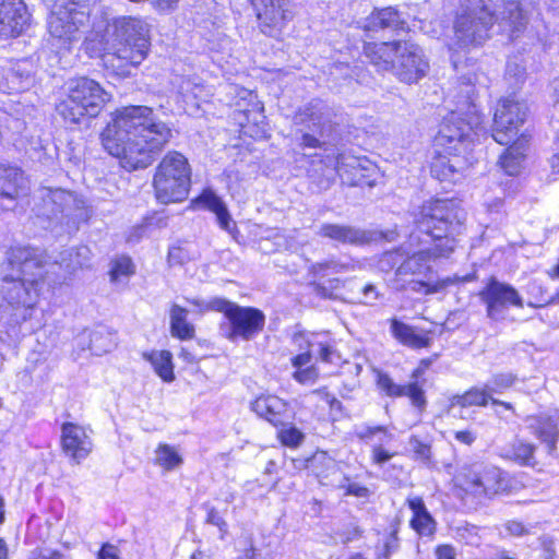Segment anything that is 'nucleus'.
Here are the masks:
<instances>
[{
  "instance_id": "1",
  "label": "nucleus",
  "mask_w": 559,
  "mask_h": 559,
  "mask_svg": "<svg viewBox=\"0 0 559 559\" xmlns=\"http://www.w3.org/2000/svg\"><path fill=\"white\" fill-rule=\"evenodd\" d=\"M465 214L453 200H433L425 203L415 221L419 231L429 236L435 246L405 257L401 250L385 252L380 260V269L389 271L397 265L394 274L396 289H411L426 295L438 293L455 283L447 277L437 282L415 281L413 276L425 275L430 271L429 262L437 258H448L456 247V236L463 231Z\"/></svg>"
},
{
  "instance_id": "2",
  "label": "nucleus",
  "mask_w": 559,
  "mask_h": 559,
  "mask_svg": "<svg viewBox=\"0 0 559 559\" xmlns=\"http://www.w3.org/2000/svg\"><path fill=\"white\" fill-rule=\"evenodd\" d=\"M173 136L147 106L118 109L102 132L104 148L127 170L146 168Z\"/></svg>"
},
{
  "instance_id": "3",
  "label": "nucleus",
  "mask_w": 559,
  "mask_h": 559,
  "mask_svg": "<svg viewBox=\"0 0 559 559\" xmlns=\"http://www.w3.org/2000/svg\"><path fill=\"white\" fill-rule=\"evenodd\" d=\"M503 10L490 11L491 0H465L454 20V45L469 48L483 45L497 22L511 35L525 28L528 17L519 0H501Z\"/></svg>"
},
{
  "instance_id": "4",
  "label": "nucleus",
  "mask_w": 559,
  "mask_h": 559,
  "mask_svg": "<svg viewBox=\"0 0 559 559\" xmlns=\"http://www.w3.org/2000/svg\"><path fill=\"white\" fill-rule=\"evenodd\" d=\"M43 264L36 251L27 247L12 248L8 270L0 285V296L16 312L14 321L21 323L31 317L43 284Z\"/></svg>"
},
{
  "instance_id": "5",
  "label": "nucleus",
  "mask_w": 559,
  "mask_h": 559,
  "mask_svg": "<svg viewBox=\"0 0 559 559\" xmlns=\"http://www.w3.org/2000/svg\"><path fill=\"white\" fill-rule=\"evenodd\" d=\"M478 122L473 126L457 114L452 112L442 121L433 141L435 156L431 174L440 181L456 182L468 168L466 156L474 136L477 135Z\"/></svg>"
},
{
  "instance_id": "6",
  "label": "nucleus",
  "mask_w": 559,
  "mask_h": 559,
  "mask_svg": "<svg viewBox=\"0 0 559 559\" xmlns=\"http://www.w3.org/2000/svg\"><path fill=\"white\" fill-rule=\"evenodd\" d=\"M364 52L378 71H390L407 84L418 82L429 69L423 49L411 41L366 43Z\"/></svg>"
},
{
  "instance_id": "7",
  "label": "nucleus",
  "mask_w": 559,
  "mask_h": 559,
  "mask_svg": "<svg viewBox=\"0 0 559 559\" xmlns=\"http://www.w3.org/2000/svg\"><path fill=\"white\" fill-rule=\"evenodd\" d=\"M114 26L115 39L103 56V61L118 74L126 75L129 73L128 67H136L146 58L148 28L144 21L132 16L117 19Z\"/></svg>"
},
{
  "instance_id": "8",
  "label": "nucleus",
  "mask_w": 559,
  "mask_h": 559,
  "mask_svg": "<svg viewBox=\"0 0 559 559\" xmlns=\"http://www.w3.org/2000/svg\"><path fill=\"white\" fill-rule=\"evenodd\" d=\"M92 9L85 0H57L47 17L48 43L58 53L69 52L91 25Z\"/></svg>"
},
{
  "instance_id": "9",
  "label": "nucleus",
  "mask_w": 559,
  "mask_h": 559,
  "mask_svg": "<svg viewBox=\"0 0 559 559\" xmlns=\"http://www.w3.org/2000/svg\"><path fill=\"white\" fill-rule=\"evenodd\" d=\"M110 100L98 82L81 76L69 84L68 95L57 105V112L67 123H79L85 117H96Z\"/></svg>"
},
{
  "instance_id": "10",
  "label": "nucleus",
  "mask_w": 559,
  "mask_h": 559,
  "mask_svg": "<svg viewBox=\"0 0 559 559\" xmlns=\"http://www.w3.org/2000/svg\"><path fill=\"white\" fill-rule=\"evenodd\" d=\"M201 311L214 310L224 313L226 324L221 325L224 336L235 342L238 338L249 341L263 330L265 316L257 308L242 307L224 298H214L209 304L200 299H187Z\"/></svg>"
},
{
  "instance_id": "11",
  "label": "nucleus",
  "mask_w": 559,
  "mask_h": 559,
  "mask_svg": "<svg viewBox=\"0 0 559 559\" xmlns=\"http://www.w3.org/2000/svg\"><path fill=\"white\" fill-rule=\"evenodd\" d=\"M34 200L33 212L37 217L50 222L76 226L91 216L84 200L63 189L43 187L37 190Z\"/></svg>"
},
{
  "instance_id": "12",
  "label": "nucleus",
  "mask_w": 559,
  "mask_h": 559,
  "mask_svg": "<svg viewBox=\"0 0 559 559\" xmlns=\"http://www.w3.org/2000/svg\"><path fill=\"white\" fill-rule=\"evenodd\" d=\"M190 186L191 167L187 157L177 151L168 152L153 178L157 200L164 204L182 202L188 198Z\"/></svg>"
},
{
  "instance_id": "13",
  "label": "nucleus",
  "mask_w": 559,
  "mask_h": 559,
  "mask_svg": "<svg viewBox=\"0 0 559 559\" xmlns=\"http://www.w3.org/2000/svg\"><path fill=\"white\" fill-rule=\"evenodd\" d=\"M456 484L473 498H492L503 489L502 471L489 463L474 462L461 469Z\"/></svg>"
},
{
  "instance_id": "14",
  "label": "nucleus",
  "mask_w": 559,
  "mask_h": 559,
  "mask_svg": "<svg viewBox=\"0 0 559 559\" xmlns=\"http://www.w3.org/2000/svg\"><path fill=\"white\" fill-rule=\"evenodd\" d=\"M296 126H304L300 145L302 147L317 148L322 146L319 136H323L331 129V109L320 99H312L300 108L294 116Z\"/></svg>"
},
{
  "instance_id": "15",
  "label": "nucleus",
  "mask_w": 559,
  "mask_h": 559,
  "mask_svg": "<svg viewBox=\"0 0 559 559\" xmlns=\"http://www.w3.org/2000/svg\"><path fill=\"white\" fill-rule=\"evenodd\" d=\"M528 108L525 103L513 98L499 102L492 127V138L501 145H509L520 138V128L524 124Z\"/></svg>"
},
{
  "instance_id": "16",
  "label": "nucleus",
  "mask_w": 559,
  "mask_h": 559,
  "mask_svg": "<svg viewBox=\"0 0 559 559\" xmlns=\"http://www.w3.org/2000/svg\"><path fill=\"white\" fill-rule=\"evenodd\" d=\"M478 296L486 306L487 317L493 321L504 320L509 306L516 308L524 306L523 298L513 286L493 277L489 280Z\"/></svg>"
},
{
  "instance_id": "17",
  "label": "nucleus",
  "mask_w": 559,
  "mask_h": 559,
  "mask_svg": "<svg viewBox=\"0 0 559 559\" xmlns=\"http://www.w3.org/2000/svg\"><path fill=\"white\" fill-rule=\"evenodd\" d=\"M289 0H251L261 32L280 38L288 21L293 19Z\"/></svg>"
},
{
  "instance_id": "18",
  "label": "nucleus",
  "mask_w": 559,
  "mask_h": 559,
  "mask_svg": "<svg viewBox=\"0 0 559 559\" xmlns=\"http://www.w3.org/2000/svg\"><path fill=\"white\" fill-rule=\"evenodd\" d=\"M31 24V14L24 0H0V39L21 36Z\"/></svg>"
},
{
  "instance_id": "19",
  "label": "nucleus",
  "mask_w": 559,
  "mask_h": 559,
  "mask_svg": "<svg viewBox=\"0 0 559 559\" xmlns=\"http://www.w3.org/2000/svg\"><path fill=\"white\" fill-rule=\"evenodd\" d=\"M61 448L66 455L79 464L92 452L93 443L84 427L73 423H63Z\"/></svg>"
},
{
  "instance_id": "20",
  "label": "nucleus",
  "mask_w": 559,
  "mask_h": 559,
  "mask_svg": "<svg viewBox=\"0 0 559 559\" xmlns=\"http://www.w3.org/2000/svg\"><path fill=\"white\" fill-rule=\"evenodd\" d=\"M334 168L345 183L359 186L371 176L374 166L367 157L341 153L336 156Z\"/></svg>"
},
{
  "instance_id": "21",
  "label": "nucleus",
  "mask_w": 559,
  "mask_h": 559,
  "mask_svg": "<svg viewBox=\"0 0 559 559\" xmlns=\"http://www.w3.org/2000/svg\"><path fill=\"white\" fill-rule=\"evenodd\" d=\"M377 385L385 395L390 397L408 396L413 406L420 411L426 407L427 401L425 391L417 381L401 385L396 384L389 374L379 372L377 377Z\"/></svg>"
},
{
  "instance_id": "22",
  "label": "nucleus",
  "mask_w": 559,
  "mask_h": 559,
  "mask_svg": "<svg viewBox=\"0 0 559 559\" xmlns=\"http://www.w3.org/2000/svg\"><path fill=\"white\" fill-rule=\"evenodd\" d=\"M252 411L273 426L284 425L288 419V403L273 394H261L251 404Z\"/></svg>"
},
{
  "instance_id": "23",
  "label": "nucleus",
  "mask_w": 559,
  "mask_h": 559,
  "mask_svg": "<svg viewBox=\"0 0 559 559\" xmlns=\"http://www.w3.org/2000/svg\"><path fill=\"white\" fill-rule=\"evenodd\" d=\"M317 234L343 245H362L371 239L370 235L365 230L349 225L333 223L322 224Z\"/></svg>"
},
{
  "instance_id": "24",
  "label": "nucleus",
  "mask_w": 559,
  "mask_h": 559,
  "mask_svg": "<svg viewBox=\"0 0 559 559\" xmlns=\"http://www.w3.org/2000/svg\"><path fill=\"white\" fill-rule=\"evenodd\" d=\"M25 188V178L17 168H5L0 175V209L10 210Z\"/></svg>"
},
{
  "instance_id": "25",
  "label": "nucleus",
  "mask_w": 559,
  "mask_h": 559,
  "mask_svg": "<svg viewBox=\"0 0 559 559\" xmlns=\"http://www.w3.org/2000/svg\"><path fill=\"white\" fill-rule=\"evenodd\" d=\"M528 142L527 135L521 133L520 138L511 142L501 155L499 164L507 175L515 176L520 174Z\"/></svg>"
},
{
  "instance_id": "26",
  "label": "nucleus",
  "mask_w": 559,
  "mask_h": 559,
  "mask_svg": "<svg viewBox=\"0 0 559 559\" xmlns=\"http://www.w3.org/2000/svg\"><path fill=\"white\" fill-rule=\"evenodd\" d=\"M193 202L195 204H202L205 209L215 213L222 229L228 231L229 234L236 229V224L233 221L226 204L211 189H205Z\"/></svg>"
},
{
  "instance_id": "27",
  "label": "nucleus",
  "mask_w": 559,
  "mask_h": 559,
  "mask_svg": "<svg viewBox=\"0 0 559 559\" xmlns=\"http://www.w3.org/2000/svg\"><path fill=\"white\" fill-rule=\"evenodd\" d=\"M407 503L413 511L412 528L420 536H432L436 533L437 523L428 512L424 500L420 497H414L408 499Z\"/></svg>"
},
{
  "instance_id": "28",
  "label": "nucleus",
  "mask_w": 559,
  "mask_h": 559,
  "mask_svg": "<svg viewBox=\"0 0 559 559\" xmlns=\"http://www.w3.org/2000/svg\"><path fill=\"white\" fill-rule=\"evenodd\" d=\"M533 433L546 444L549 455H554L559 440L558 420L551 416H538L531 424Z\"/></svg>"
},
{
  "instance_id": "29",
  "label": "nucleus",
  "mask_w": 559,
  "mask_h": 559,
  "mask_svg": "<svg viewBox=\"0 0 559 559\" xmlns=\"http://www.w3.org/2000/svg\"><path fill=\"white\" fill-rule=\"evenodd\" d=\"M360 269L358 262L352 259L331 258L325 261L312 263L308 272L317 280H323L328 274H342L355 272Z\"/></svg>"
},
{
  "instance_id": "30",
  "label": "nucleus",
  "mask_w": 559,
  "mask_h": 559,
  "mask_svg": "<svg viewBox=\"0 0 559 559\" xmlns=\"http://www.w3.org/2000/svg\"><path fill=\"white\" fill-rule=\"evenodd\" d=\"M394 336L404 345L412 348H425L430 345V338L427 333H419L415 328L393 320L391 324Z\"/></svg>"
},
{
  "instance_id": "31",
  "label": "nucleus",
  "mask_w": 559,
  "mask_h": 559,
  "mask_svg": "<svg viewBox=\"0 0 559 559\" xmlns=\"http://www.w3.org/2000/svg\"><path fill=\"white\" fill-rule=\"evenodd\" d=\"M404 20L394 8H384L373 12L367 20L366 28L369 31H378L384 28L403 29Z\"/></svg>"
},
{
  "instance_id": "32",
  "label": "nucleus",
  "mask_w": 559,
  "mask_h": 559,
  "mask_svg": "<svg viewBox=\"0 0 559 559\" xmlns=\"http://www.w3.org/2000/svg\"><path fill=\"white\" fill-rule=\"evenodd\" d=\"M92 258V252L86 246L70 248L60 253V260L57 261L67 272H74L76 269L87 266Z\"/></svg>"
},
{
  "instance_id": "33",
  "label": "nucleus",
  "mask_w": 559,
  "mask_h": 559,
  "mask_svg": "<svg viewBox=\"0 0 559 559\" xmlns=\"http://www.w3.org/2000/svg\"><path fill=\"white\" fill-rule=\"evenodd\" d=\"M188 311L179 305H173L170 309L171 334L180 340L194 337V326L187 321Z\"/></svg>"
},
{
  "instance_id": "34",
  "label": "nucleus",
  "mask_w": 559,
  "mask_h": 559,
  "mask_svg": "<svg viewBox=\"0 0 559 559\" xmlns=\"http://www.w3.org/2000/svg\"><path fill=\"white\" fill-rule=\"evenodd\" d=\"M144 357L152 364L155 372L166 382L174 380V366L171 353L168 350H155L144 354Z\"/></svg>"
},
{
  "instance_id": "35",
  "label": "nucleus",
  "mask_w": 559,
  "mask_h": 559,
  "mask_svg": "<svg viewBox=\"0 0 559 559\" xmlns=\"http://www.w3.org/2000/svg\"><path fill=\"white\" fill-rule=\"evenodd\" d=\"M183 460L176 448L169 444H159L155 450V463L165 471H173L181 466Z\"/></svg>"
},
{
  "instance_id": "36",
  "label": "nucleus",
  "mask_w": 559,
  "mask_h": 559,
  "mask_svg": "<svg viewBox=\"0 0 559 559\" xmlns=\"http://www.w3.org/2000/svg\"><path fill=\"white\" fill-rule=\"evenodd\" d=\"M535 451L536 447L533 443L516 440L511 445L509 456L520 465L534 466L536 464Z\"/></svg>"
},
{
  "instance_id": "37",
  "label": "nucleus",
  "mask_w": 559,
  "mask_h": 559,
  "mask_svg": "<svg viewBox=\"0 0 559 559\" xmlns=\"http://www.w3.org/2000/svg\"><path fill=\"white\" fill-rule=\"evenodd\" d=\"M489 391L486 389L473 388L462 395H455L452 399V405H460L462 407L468 406H485L488 403Z\"/></svg>"
},
{
  "instance_id": "38",
  "label": "nucleus",
  "mask_w": 559,
  "mask_h": 559,
  "mask_svg": "<svg viewBox=\"0 0 559 559\" xmlns=\"http://www.w3.org/2000/svg\"><path fill=\"white\" fill-rule=\"evenodd\" d=\"M314 281L311 283L312 292L320 298L323 299H336V290L343 286V281L337 277H332L325 282Z\"/></svg>"
},
{
  "instance_id": "39",
  "label": "nucleus",
  "mask_w": 559,
  "mask_h": 559,
  "mask_svg": "<svg viewBox=\"0 0 559 559\" xmlns=\"http://www.w3.org/2000/svg\"><path fill=\"white\" fill-rule=\"evenodd\" d=\"M400 548L399 528L394 527L384 538L383 545L377 547L376 559H390Z\"/></svg>"
},
{
  "instance_id": "40",
  "label": "nucleus",
  "mask_w": 559,
  "mask_h": 559,
  "mask_svg": "<svg viewBox=\"0 0 559 559\" xmlns=\"http://www.w3.org/2000/svg\"><path fill=\"white\" fill-rule=\"evenodd\" d=\"M134 273V264L128 257H120L112 261L109 272L112 282L119 281L121 277H129Z\"/></svg>"
},
{
  "instance_id": "41",
  "label": "nucleus",
  "mask_w": 559,
  "mask_h": 559,
  "mask_svg": "<svg viewBox=\"0 0 559 559\" xmlns=\"http://www.w3.org/2000/svg\"><path fill=\"white\" fill-rule=\"evenodd\" d=\"M282 428L278 430L277 437L281 442L290 448H296L300 445L305 439V435L295 426L281 425Z\"/></svg>"
},
{
  "instance_id": "42",
  "label": "nucleus",
  "mask_w": 559,
  "mask_h": 559,
  "mask_svg": "<svg viewBox=\"0 0 559 559\" xmlns=\"http://www.w3.org/2000/svg\"><path fill=\"white\" fill-rule=\"evenodd\" d=\"M337 487L340 489H344L345 495L354 496L357 498H368L371 493L369 488H367L366 486H364L359 483L353 481L347 476H343V478L340 480Z\"/></svg>"
},
{
  "instance_id": "43",
  "label": "nucleus",
  "mask_w": 559,
  "mask_h": 559,
  "mask_svg": "<svg viewBox=\"0 0 559 559\" xmlns=\"http://www.w3.org/2000/svg\"><path fill=\"white\" fill-rule=\"evenodd\" d=\"M515 379V376L511 372L497 373L493 374L491 380L486 384V389H488L490 393L501 392L512 386Z\"/></svg>"
},
{
  "instance_id": "44",
  "label": "nucleus",
  "mask_w": 559,
  "mask_h": 559,
  "mask_svg": "<svg viewBox=\"0 0 559 559\" xmlns=\"http://www.w3.org/2000/svg\"><path fill=\"white\" fill-rule=\"evenodd\" d=\"M293 378L300 384L310 385L314 384L319 379V371L314 365H311L309 367L295 370Z\"/></svg>"
},
{
  "instance_id": "45",
  "label": "nucleus",
  "mask_w": 559,
  "mask_h": 559,
  "mask_svg": "<svg viewBox=\"0 0 559 559\" xmlns=\"http://www.w3.org/2000/svg\"><path fill=\"white\" fill-rule=\"evenodd\" d=\"M180 91L185 97L192 96L195 99H205L209 94L205 93V87L199 83H193L190 80L183 81L180 85Z\"/></svg>"
},
{
  "instance_id": "46",
  "label": "nucleus",
  "mask_w": 559,
  "mask_h": 559,
  "mask_svg": "<svg viewBox=\"0 0 559 559\" xmlns=\"http://www.w3.org/2000/svg\"><path fill=\"white\" fill-rule=\"evenodd\" d=\"M190 260L189 252L180 245L171 246L168 250V263L170 265H182Z\"/></svg>"
},
{
  "instance_id": "47",
  "label": "nucleus",
  "mask_w": 559,
  "mask_h": 559,
  "mask_svg": "<svg viewBox=\"0 0 559 559\" xmlns=\"http://www.w3.org/2000/svg\"><path fill=\"white\" fill-rule=\"evenodd\" d=\"M506 74L509 79H513L514 86L521 85L525 80V69L515 62H508Z\"/></svg>"
},
{
  "instance_id": "48",
  "label": "nucleus",
  "mask_w": 559,
  "mask_h": 559,
  "mask_svg": "<svg viewBox=\"0 0 559 559\" xmlns=\"http://www.w3.org/2000/svg\"><path fill=\"white\" fill-rule=\"evenodd\" d=\"M206 523L217 526L221 532V538H224V535L227 533L228 525L215 508H211L209 510Z\"/></svg>"
},
{
  "instance_id": "49",
  "label": "nucleus",
  "mask_w": 559,
  "mask_h": 559,
  "mask_svg": "<svg viewBox=\"0 0 559 559\" xmlns=\"http://www.w3.org/2000/svg\"><path fill=\"white\" fill-rule=\"evenodd\" d=\"M461 80H462V83L467 86L479 85V86H484V87L487 86V81H488L487 76L484 73H477V72H473V73L468 72V73L462 74Z\"/></svg>"
},
{
  "instance_id": "50",
  "label": "nucleus",
  "mask_w": 559,
  "mask_h": 559,
  "mask_svg": "<svg viewBox=\"0 0 559 559\" xmlns=\"http://www.w3.org/2000/svg\"><path fill=\"white\" fill-rule=\"evenodd\" d=\"M319 357L324 362H334L335 358H338L336 350L329 344H319Z\"/></svg>"
},
{
  "instance_id": "51",
  "label": "nucleus",
  "mask_w": 559,
  "mask_h": 559,
  "mask_svg": "<svg viewBox=\"0 0 559 559\" xmlns=\"http://www.w3.org/2000/svg\"><path fill=\"white\" fill-rule=\"evenodd\" d=\"M312 355L309 350L296 355L292 358V365L296 370L311 366Z\"/></svg>"
},
{
  "instance_id": "52",
  "label": "nucleus",
  "mask_w": 559,
  "mask_h": 559,
  "mask_svg": "<svg viewBox=\"0 0 559 559\" xmlns=\"http://www.w3.org/2000/svg\"><path fill=\"white\" fill-rule=\"evenodd\" d=\"M411 444L414 449V452L423 460H429L431 450L430 447L426 443H423L418 439H412Z\"/></svg>"
},
{
  "instance_id": "53",
  "label": "nucleus",
  "mask_w": 559,
  "mask_h": 559,
  "mask_svg": "<svg viewBox=\"0 0 559 559\" xmlns=\"http://www.w3.org/2000/svg\"><path fill=\"white\" fill-rule=\"evenodd\" d=\"M454 438L457 442H460L462 444L471 445L476 440V433L468 429L457 430V431H454Z\"/></svg>"
},
{
  "instance_id": "54",
  "label": "nucleus",
  "mask_w": 559,
  "mask_h": 559,
  "mask_svg": "<svg viewBox=\"0 0 559 559\" xmlns=\"http://www.w3.org/2000/svg\"><path fill=\"white\" fill-rule=\"evenodd\" d=\"M392 454L385 451L381 445L374 447L372 450V462L378 465L386 463Z\"/></svg>"
},
{
  "instance_id": "55",
  "label": "nucleus",
  "mask_w": 559,
  "mask_h": 559,
  "mask_svg": "<svg viewBox=\"0 0 559 559\" xmlns=\"http://www.w3.org/2000/svg\"><path fill=\"white\" fill-rule=\"evenodd\" d=\"M437 559H456V551L451 545H440L436 548Z\"/></svg>"
},
{
  "instance_id": "56",
  "label": "nucleus",
  "mask_w": 559,
  "mask_h": 559,
  "mask_svg": "<svg viewBox=\"0 0 559 559\" xmlns=\"http://www.w3.org/2000/svg\"><path fill=\"white\" fill-rule=\"evenodd\" d=\"M460 537L468 545H478L480 539L479 536L477 535L476 527L474 526L471 528H464L460 533Z\"/></svg>"
},
{
  "instance_id": "57",
  "label": "nucleus",
  "mask_w": 559,
  "mask_h": 559,
  "mask_svg": "<svg viewBox=\"0 0 559 559\" xmlns=\"http://www.w3.org/2000/svg\"><path fill=\"white\" fill-rule=\"evenodd\" d=\"M98 559H120L117 547L105 544L98 552Z\"/></svg>"
},
{
  "instance_id": "58",
  "label": "nucleus",
  "mask_w": 559,
  "mask_h": 559,
  "mask_svg": "<svg viewBox=\"0 0 559 559\" xmlns=\"http://www.w3.org/2000/svg\"><path fill=\"white\" fill-rule=\"evenodd\" d=\"M362 295H364V298L360 300V302H362L365 305H371L378 298V293L376 290V287L371 284L366 285L362 288Z\"/></svg>"
},
{
  "instance_id": "59",
  "label": "nucleus",
  "mask_w": 559,
  "mask_h": 559,
  "mask_svg": "<svg viewBox=\"0 0 559 559\" xmlns=\"http://www.w3.org/2000/svg\"><path fill=\"white\" fill-rule=\"evenodd\" d=\"M377 432H385V428L382 427V426L367 427L366 429L360 430L359 432H357V436H358L359 439L365 440V439H370Z\"/></svg>"
},
{
  "instance_id": "60",
  "label": "nucleus",
  "mask_w": 559,
  "mask_h": 559,
  "mask_svg": "<svg viewBox=\"0 0 559 559\" xmlns=\"http://www.w3.org/2000/svg\"><path fill=\"white\" fill-rule=\"evenodd\" d=\"M506 527H507L508 532L514 536H521L526 531L525 527L523 526V524L520 522H516V521L508 522Z\"/></svg>"
},
{
  "instance_id": "61",
  "label": "nucleus",
  "mask_w": 559,
  "mask_h": 559,
  "mask_svg": "<svg viewBox=\"0 0 559 559\" xmlns=\"http://www.w3.org/2000/svg\"><path fill=\"white\" fill-rule=\"evenodd\" d=\"M145 234V227L143 226H136L131 234L128 237L129 242H136L139 241L143 235Z\"/></svg>"
},
{
  "instance_id": "62",
  "label": "nucleus",
  "mask_w": 559,
  "mask_h": 559,
  "mask_svg": "<svg viewBox=\"0 0 559 559\" xmlns=\"http://www.w3.org/2000/svg\"><path fill=\"white\" fill-rule=\"evenodd\" d=\"M311 394L317 395L321 400L328 402L332 394L326 390V388H320L311 391Z\"/></svg>"
},
{
  "instance_id": "63",
  "label": "nucleus",
  "mask_w": 559,
  "mask_h": 559,
  "mask_svg": "<svg viewBox=\"0 0 559 559\" xmlns=\"http://www.w3.org/2000/svg\"><path fill=\"white\" fill-rule=\"evenodd\" d=\"M429 360H421L420 366L413 371L412 378L416 380L423 373L424 369L429 366Z\"/></svg>"
},
{
  "instance_id": "64",
  "label": "nucleus",
  "mask_w": 559,
  "mask_h": 559,
  "mask_svg": "<svg viewBox=\"0 0 559 559\" xmlns=\"http://www.w3.org/2000/svg\"><path fill=\"white\" fill-rule=\"evenodd\" d=\"M326 403L330 405L331 409H341L342 407V403L334 395H332Z\"/></svg>"
}]
</instances>
